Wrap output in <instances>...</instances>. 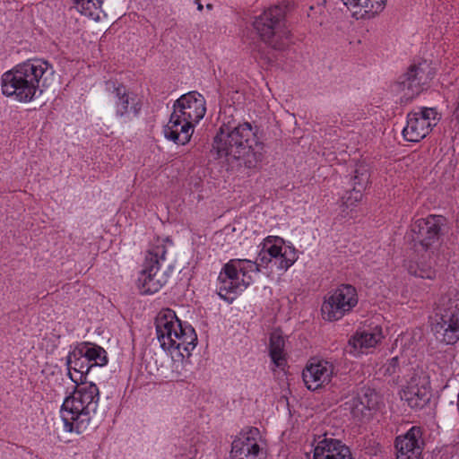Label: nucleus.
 Masks as SVG:
<instances>
[{
    "instance_id": "1",
    "label": "nucleus",
    "mask_w": 459,
    "mask_h": 459,
    "mask_svg": "<svg viewBox=\"0 0 459 459\" xmlns=\"http://www.w3.org/2000/svg\"><path fill=\"white\" fill-rule=\"evenodd\" d=\"M249 122L223 121L213 138L212 152L238 170L257 171L266 154L264 143Z\"/></svg>"
},
{
    "instance_id": "2",
    "label": "nucleus",
    "mask_w": 459,
    "mask_h": 459,
    "mask_svg": "<svg viewBox=\"0 0 459 459\" xmlns=\"http://www.w3.org/2000/svg\"><path fill=\"white\" fill-rule=\"evenodd\" d=\"M55 81L53 65L43 58H30L13 66L1 77L2 93L28 103L40 97Z\"/></svg>"
},
{
    "instance_id": "3",
    "label": "nucleus",
    "mask_w": 459,
    "mask_h": 459,
    "mask_svg": "<svg viewBox=\"0 0 459 459\" xmlns=\"http://www.w3.org/2000/svg\"><path fill=\"white\" fill-rule=\"evenodd\" d=\"M157 339L160 347L173 355L178 352L180 359H174L171 366V376L174 379L187 377L188 364L185 358H189L196 347L197 334L194 327L187 322H182L170 308L161 309L155 319Z\"/></svg>"
},
{
    "instance_id": "4",
    "label": "nucleus",
    "mask_w": 459,
    "mask_h": 459,
    "mask_svg": "<svg viewBox=\"0 0 459 459\" xmlns=\"http://www.w3.org/2000/svg\"><path fill=\"white\" fill-rule=\"evenodd\" d=\"M99 402L100 390L95 384L78 383L61 406L60 417L64 430L75 434L83 433L97 412Z\"/></svg>"
},
{
    "instance_id": "5",
    "label": "nucleus",
    "mask_w": 459,
    "mask_h": 459,
    "mask_svg": "<svg viewBox=\"0 0 459 459\" xmlns=\"http://www.w3.org/2000/svg\"><path fill=\"white\" fill-rule=\"evenodd\" d=\"M260 270L256 262L249 259H230L218 276L217 290L221 298L234 299V296L253 282V276Z\"/></svg>"
},
{
    "instance_id": "6",
    "label": "nucleus",
    "mask_w": 459,
    "mask_h": 459,
    "mask_svg": "<svg viewBox=\"0 0 459 459\" xmlns=\"http://www.w3.org/2000/svg\"><path fill=\"white\" fill-rule=\"evenodd\" d=\"M65 364L70 379L78 385L84 382L93 368L108 364L107 351L99 345L82 342L69 351Z\"/></svg>"
},
{
    "instance_id": "7",
    "label": "nucleus",
    "mask_w": 459,
    "mask_h": 459,
    "mask_svg": "<svg viewBox=\"0 0 459 459\" xmlns=\"http://www.w3.org/2000/svg\"><path fill=\"white\" fill-rule=\"evenodd\" d=\"M432 332L437 340L454 344L459 340V294L449 293L437 304Z\"/></svg>"
},
{
    "instance_id": "8",
    "label": "nucleus",
    "mask_w": 459,
    "mask_h": 459,
    "mask_svg": "<svg viewBox=\"0 0 459 459\" xmlns=\"http://www.w3.org/2000/svg\"><path fill=\"white\" fill-rule=\"evenodd\" d=\"M167 248L162 242L153 245L146 253L137 283L143 294L158 292L168 281V274L160 268L166 259Z\"/></svg>"
},
{
    "instance_id": "9",
    "label": "nucleus",
    "mask_w": 459,
    "mask_h": 459,
    "mask_svg": "<svg viewBox=\"0 0 459 459\" xmlns=\"http://www.w3.org/2000/svg\"><path fill=\"white\" fill-rule=\"evenodd\" d=\"M296 248L282 238L267 236L259 245L256 264L258 268L274 267L280 271H287L298 260Z\"/></svg>"
},
{
    "instance_id": "10",
    "label": "nucleus",
    "mask_w": 459,
    "mask_h": 459,
    "mask_svg": "<svg viewBox=\"0 0 459 459\" xmlns=\"http://www.w3.org/2000/svg\"><path fill=\"white\" fill-rule=\"evenodd\" d=\"M283 18V9L274 5L265 10L254 22V28L260 38L275 49H282L289 39L290 31Z\"/></svg>"
},
{
    "instance_id": "11",
    "label": "nucleus",
    "mask_w": 459,
    "mask_h": 459,
    "mask_svg": "<svg viewBox=\"0 0 459 459\" xmlns=\"http://www.w3.org/2000/svg\"><path fill=\"white\" fill-rule=\"evenodd\" d=\"M433 76L434 72L426 60L413 64L399 77L393 91L400 96L402 102H409L423 91Z\"/></svg>"
},
{
    "instance_id": "12",
    "label": "nucleus",
    "mask_w": 459,
    "mask_h": 459,
    "mask_svg": "<svg viewBox=\"0 0 459 459\" xmlns=\"http://www.w3.org/2000/svg\"><path fill=\"white\" fill-rule=\"evenodd\" d=\"M356 289L351 284H342L325 298L321 311L323 318L333 322L342 319L357 306Z\"/></svg>"
},
{
    "instance_id": "13",
    "label": "nucleus",
    "mask_w": 459,
    "mask_h": 459,
    "mask_svg": "<svg viewBox=\"0 0 459 459\" xmlns=\"http://www.w3.org/2000/svg\"><path fill=\"white\" fill-rule=\"evenodd\" d=\"M443 218L429 215L415 221L411 226L410 236L417 251H425L429 256L434 252L439 238Z\"/></svg>"
},
{
    "instance_id": "14",
    "label": "nucleus",
    "mask_w": 459,
    "mask_h": 459,
    "mask_svg": "<svg viewBox=\"0 0 459 459\" xmlns=\"http://www.w3.org/2000/svg\"><path fill=\"white\" fill-rule=\"evenodd\" d=\"M440 120V115L434 108H420L407 115L406 126L403 129V138L418 143L425 138Z\"/></svg>"
},
{
    "instance_id": "15",
    "label": "nucleus",
    "mask_w": 459,
    "mask_h": 459,
    "mask_svg": "<svg viewBox=\"0 0 459 459\" xmlns=\"http://www.w3.org/2000/svg\"><path fill=\"white\" fill-rule=\"evenodd\" d=\"M264 446V440L257 428L244 429L232 441L230 459H259Z\"/></svg>"
},
{
    "instance_id": "16",
    "label": "nucleus",
    "mask_w": 459,
    "mask_h": 459,
    "mask_svg": "<svg viewBox=\"0 0 459 459\" xmlns=\"http://www.w3.org/2000/svg\"><path fill=\"white\" fill-rule=\"evenodd\" d=\"M173 111L195 127L206 113V100L201 93L189 91L174 102Z\"/></svg>"
},
{
    "instance_id": "17",
    "label": "nucleus",
    "mask_w": 459,
    "mask_h": 459,
    "mask_svg": "<svg viewBox=\"0 0 459 459\" xmlns=\"http://www.w3.org/2000/svg\"><path fill=\"white\" fill-rule=\"evenodd\" d=\"M106 89L112 96L114 109L117 117L129 119L131 117L138 115L141 105L136 95L125 85L108 82H106Z\"/></svg>"
},
{
    "instance_id": "18",
    "label": "nucleus",
    "mask_w": 459,
    "mask_h": 459,
    "mask_svg": "<svg viewBox=\"0 0 459 459\" xmlns=\"http://www.w3.org/2000/svg\"><path fill=\"white\" fill-rule=\"evenodd\" d=\"M402 399L412 409H422L430 401L431 391L429 377L414 375L403 390Z\"/></svg>"
},
{
    "instance_id": "19",
    "label": "nucleus",
    "mask_w": 459,
    "mask_h": 459,
    "mask_svg": "<svg viewBox=\"0 0 459 459\" xmlns=\"http://www.w3.org/2000/svg\"><path fill=\"white\" fill-rule=\"evenodd\" d=\"M422 429L412 426L406 433L396 437V459H420L423 450Z\"/></svg>"
},
{
    "instance_id": "20",
    "label": "nucleus",
    "mask_w": 459,
    "mask_h": 459,
    "mask_svg": "<svg viewBox=\"0 0 459 459\" xmlns=\"http://www.w3.org/2000/svg\"><path fill=\"white\" fill-rule=\"evenodd\" d=\"M383 338L382 328L379 325L359 328L349 340L345 351L354 357L375 348Z\"/></svg>"
},
{
    "instance_id": "21",
    "label": "nucleus",
    "mask_w": 459,
    "mask_h": 459,
    "mask_svg": "<svg viewBox=\"0 0 459 459\" xmlns=\"http://www.w3.org/2000/svg\"><path fill=\"white\" fill-rule=\"evenodd\" d=\"M333 370V363L325 359H312L302 372L303 381L309 390H316L330 383Z\"/></svg>"
},
{
    "instance_id": "22",
    "label": "nucleus",
    "mask_w": 459,
    "mask_h": 459,
    "mask_svg": "<svg viewBox=\"0 0 459 459\" xmlns=\"http://www.w3.org/2000/svg\"><path fill=\"white\" fill-rule=\"evenodd\" d=\"M313 459H353L348 446L338 439L319 437L314 448Z\"/></svg>"
},
{
    "instance_id": "23",
    "label": "nucleus",
    "mask_w": 459,
    "mask_h": 459,
    "mask_svg": "<svg viewBox=\"0 0 459 459\" xmlns=\"http://www.w3.org/2000/svg\"><path fill=\"white\" fill-rule=\"evenodd\" d=\"M387 0H342L357 20H370L381 13Z\"/></svg>"
},
{
    "instance_id": "24",
    "label": "nucleus",
    "mask_w": 459,
    "mask_h": 459,
    "mask_svg": "<svg viewBox=\"0 0 459 459\" xmlns=\"http://www.w3.org/2000/svg\"><path fill=\"white\" fill-rule=\"evenodd\" d=\"M194 128L195 127L191 126V122L183 120L178 113L173 111L169 122L163 128V134L167 139L184 145L190 141Z\"/></svg>"
},
{
    "instance_id": "25",
    "label": "nucleus",
    "mask_w": 459,
    "mask_h": 459,
    "mask_svg": "<svg viewBox=\"0 0 459 459\" xmlns=\"http://www.w3.org/2000/svg\"><path fill=\"white\" fill-rule=\"evenodd\" d=\"M285 340L280 331H273L270 337V357L276 367H282L285 364L284 352Z\"/></svg>"
},
{
    "instance_id": "26",
    "label": "nucleus",
    "mask_w": 459,
    "mask_h": 459,
    "mask_svg": "<svg viewBox=\"0 0 459 459\" xmlns=\"http://www.w3.org/2000/svg\"><path fill=\"white\" fill-rule=\"evenodd\" d=\"M74 7L82 14L100 20L103 0H73Z\"/></svg>"
},
{
    "instance_id": "27",
    "label": "nucleus",
    "mask_w": 459,
    "mask_h": 459,
    "mask_svg": "<svg viewBox=\"0 0 459 459\" xmlns=\"http://www.w3.org/2000/svg\"><path fill=\"white\" fill-rule=\"evenodd\" d=\"M346 405L351 411L352 416L359 420L370 415V410L368 408V406H366L365 401L359 399L358 394L347 402Z\"/></svg>"
},
{
    "instance_id": "28",
    "label": "nucleus",
    "mask_w": 459,
    "mask_h": 459,
    "mask_svg": "<svg viewBox=\"0 0 459 459\" xmlns=\"http://www.w3.org/2000/svg\"><path fill=\"white\" fill-rule=\"evenodd\" d=\"M361 199L362 192H360V189L352 188V190L347 192L346 195L342 197V212L348 214L349 212L354 210Z\"/></svg>"
},
{
    "instance_id": "29",
    "label": "nucleus",
    "mask_w": 459,
    "mask_h": 459,
    "mask_svg": "<svg viewBox=\"0 0 459 459\" xmlns=\"http://www.w3.org/2000/svg\"><path fill=\"white\" fill-rule=\"evenodd\" d=\"M408 272L411 275L423 279H433L436 275L435 271L430 265H420L419 264H410L408 265Z\"/></svg>"
},
{
    "instance_id": "30",
    "label": "nucleus",
    "mask_w": 459,
    "mask_h": 459,
    "mask_svg": "<svg viewBox=\"0 0 459 459\" xmlns=\"http://www.w3.org/2000/svg\"><path fill=\"white\" fill-rule=\"evenodd\" d=\"M359 399L365 401L366 406L370 410H375L378 404V394L375 392V390L371 388H362L361 391L358 394Z\"/></svg>"
},
{
    "instance_id": "31",
    "label": "nucleus",
    "mask_w": 459,
    "mask_h": 459,
    "mask_svg": "<svg viewBox=\"0 0 459 459\" xmlns=\"http://www.w3.org/2000/svg\"><path fill=\"white\" fill-rule=\"evenodd\" d=\"M369 175L367 169L363 168L357 169L355 170V175L352 178V185L353 188L360 189V192L364 190L368 183Z\"/></svg>"
},
{
    "instance_id": "32",
    "label": "nucleus",
    "mask_w": 459,
    "mask_h": 459,
    "mask_svg": "<svg viewBox=\"0 0 459 459\" xmlns=\"http://www.w3.org/2000/svg\"><path fill=\"white\" fill-rule=\"evenodd\" d=\"M195 4H196V5H197V9H198V11H202V10H203V8H204V6H203V4H201L200 0H195Z\"/></svg>"
},
{
    "instance_id": "33",
    "label": "nucleus",
    "mask_w": 459,
    "mask_h": 459,
    "mask_svg": "<svg viewBox=\"0 0 459 459\" xmlns=\"http://www.w3.org/2000/svg\"><path fill=\"white\" fill-rule=\"evenodd\" d=\"M397 363V358H393L390 362V366L395 367Z\"/></svg>"
}]
</instances>
